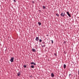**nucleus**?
Listing matches in <instances>:
<instances>
[{"label":"nucleus","instance_id":"1","mask_svg":"<svg viewBox=\"0 0 79 79\" xmlns=\"http://www.w3.org/2000/svg\"><path fill=\"white\" fill-rule=\"evenodd\" d=\"M14 60H15V58H14V57H13L11 58L10 61L11 63H12L14 61Z\"/></svg>","mask_w":79,"mask_h":79},{"label":"nucleus","instance_id":"2","mask_svg":"<svg viewBox=\"0 0 79 79\" xmlns=\"http://www.w3.org/2000/svg\"><path fill=\"white\" fill-rule=\"evenodd\" d=\"M65 15V12H62L61 14H60L61 16H62L63 17Z\"/></svg>","mask_w":79,"mask_h":79},{"label":"nucleus","instance_id":"3","mask_svg":"<svg viewBox=\"0 0 79 79\" xmlns=\"http://www.w3.org/2000/svg\"><path fill=\"white\" fill-rule=\"evenodd\" d=\"M66 13L67 15H68V16H69V17L70 18L71 17V15H70V14H69V12L68 11L66 12Z\"/></svg>","mask_w":79,"mask_h":79},{"label":"nucleus","instance_id":"4","mask_svg":"<svg viewBox=\"0 0 79 79\" xmlns=\"http://www.w3.org/2000/svg\"><path fill=\"white\" fill-rule=\"evenodd\" d=\"M30 64L31 65L32 64H34V65H36V64H35V62H31L30 63Z\"/></svg>","mask_w":79,"mask_h":79},{"label":"nucleus","instance_id":"5","mask_svg":"<svg viewBox=\"0 0 79 79\" xmlns=\"http://www.w3.org/2000/svg\"><path fill=\"white\" fill-rule=\"evenodd\" d=\"M35 40H36V41H39V37H36Z\"/></svg>","mask_w":79,"mask_h":79},{"label":"nucleus","instance_id":"6","mask_svg":"<svg viewBox=\"0 0 79 79\" xmlns=\"http://www.w3.org/2000/svg\"><path fill=\"white\" fill-rule=\"evenodd\" d=\"M51 76H52V77H55V75H54V74L53 73H52L51 74Z\"/></svg>","mask_w":79,"mask_h":79},{"label":"nucleus","instance_id":"7","mask_svg":"<svg viewBox=\"0 0 79 79\" xmlns=\"http://www.w3.org/2000/svg\"><path fill=\"white\" fill-rule=\"evenodd\" d=\"M17 76H21V72H19V73L17 74Z\"/></svg>","mask_w":79,"mask_h":79},{"label":"nucleus","instance_id":"8","mask_svg":"<svg viewBox=\"0 0 79 79\" xmlns=\"http://www.w3.org/2000/svg\"><path fill=\"white\" fill-rule=\"evenodd\" d=\"M32 52H35L36 51V50L34 48H32Z\"/></svg>","mask_w":79,"mask_h":79},{"label":"nucleus","instance_id":"9","mask_svg":"<svg viewBox=\"0 0 79 79\" xmlns=\"http://www.w3.org/2000/svg\"><path fill=\"white\" fill-rule=\"evenodd\" d=\"M66 65L65 64H64V69H65L66 68Z\"/></svg>","mask_w":79,"mask_h":79},{"label":"nucleus","instance_id":"10","mask_svg":"<svg viewBox=\"0 0 79 79\" xmlns=\"http://www.w3.org/2000/svg\"><path fill=\"white\" fill-rule=\"evenodd\" d=\"M6 63L7 64H8L9 65V64H10V62H9V61H7L6 62Z\"/></svg>","mask_w":79,"mask_h":79},{"label":"nucleus","instance_id":"11","mask_svg":"<svg viewBox=\"0 0 79 79\" xmlns=\"http://www.w3.org/2000/svg\"><path fill=\"white\" fill-rule=\"evenodd\" d=\"M56 16H57V17H59V15L58 13H56Z\"/></svg>","mask_w":79,"mask_h":79},{"label":"nucleus","instance_id":"12","mask_svg":"<svg viewBox=\"0 0 79 79\" xmlns=\"http://www.w3.org/2000/svg\"><path fill=\"white\" fill-rule=\"evenodd\" d=\"M38 24H39V26H40L41 25V23L40 22H38Z\"/></svg>","mask_w":79,"mask_h":79},{"label":"nucleus","instance_id":"13","mask_svg":"<svg viewBox=\"0 0 79 79\" xmlns=\"http://www.w3.org/2000/svg\"><path fill=\"white\" fill-rule=\"evenodd\" d=\"M3 50H4V51H6V47H5L3 49Z\"/></svg>","mask_w":79,"mask_h":79},{"label":"nucleus","instance_id":"14","mask_svg":"<svg viewBox=\"0 0 79 79\" xmlns=\"http://www.w3.org/2000/svg\"><path fill=\"white\" fill-rule=\"evenodd\" d=\"M31 68H34V66L32 65L31 66Z\"/></svg>","mask_w":79,"mask_h":79},{"label":"nucleus","instance_id":"15","mask_svg":"<svg viewBox=\"0 0 79 79\" xmlns=\"http://www.w3.org/2000/svg\"><path fill=\"white\" fill-rule=\"evenodd\" d=\"M23 67H24V68H26L27 67V66L26 65H25L23 66Z\"/></svg>","mask_w":79,"mask_h":79},{"label":"nucleus","instance_id":"16","mask_svg":"<svg viewBox=\"0 0 79 79\" xmlns=\"http://www.w3.org/2000/svg\"><path fill=\"white\" fill-rule=\"evenodd\" d=\"M42 40L41 39H40L39 42H42Z\"/></svg>","mask_w":79,"mask_h":79},{"label":"nucleus","instance_id":"17","mask_svg":"<svg viewBox=\"0 0 79 79\" xmlns=\"http://www.w3.org/2000/svg\"><path fill=\"white\" fill-rule=\"evenodd\" d=\"M44 47H45V44L44 45L42 46V48H44Z\"/></svg>","mask_w":79,"mask_h":79},{"label":"nucleus","instance_id":"18","mask_svg":"<svg viewBox=\"0 0 79 79\" xmlns=\"http://www.w3.org/2000/svg\"><path fill=\"white\" fill-rule=\"evenodd\" d=\"M45 8H46L45 6H43V9H45Z\"/></svg>","mask_w":79,"mask_h":79},{"label":"nucleus","instance_id":"19","mask_svg":"<svg viewBox=\"0 0 79 79\" xmlns=\"http://www.w3.org/2000/svg\"><path fill=\"white\" fill-rule=\"evenodd\" d=\"M54 55L55 56H57V55H56V54L55 53L54 54Z\"/></svg>","mask_w":79,"mask_h":79},{"label":"nucleus","instance_id":"20","mask_svg":"<svg viewBox=\"0 0 79 79\" xmlns=\"http://www.w3.org/2000/svg\"><path fill=\"white\" fill-rule=\"evenodd\" d=\"M44 44H45V42H43L42 43V44H43V45Z\"/></svg>","mask_w":79,"mask_h":79},{"label":"nucleus","instance_id":"21","mask_svg":"<svg viewBox=\"0 0 79 79\" xmlns=\"http://www.w3.org/2000/svg\"><path fill=\"white\" fill-rule=\"evenodd\" d=\"M51 41H52V43L53 44V40H51Z\"/></svg>","mask_w":79,"mask_h":79},{"label":"nucleus","instance_id":"22","mask_svg":"<svg viewBox=\"0 0 79 79\" xmlns=\"http://www.w3.org/2000/svg\"><path fill=\"white\" fill-rule=\"evenodd\" d=\"M32 3H34V1H32Z\"/></svg>","mask_w":79,"mask_h":79},{"label":"nucleus","instance_id":"23","mask_svg":"<svg viewBox=\"0 0 79 79\" xmlns=\"http://www.w3.org/2000/svg\"><path fill=\"white\" fill-rule=\"evenodd\" d=\"M64 44H66V41H64Z\"/></svg>","mask_w":79,"mask_h":79},{"label":"nucleus","instance_id":"24","mask_svg":"<svg viewBox=\"0 0 79 79\" xmlns=\"http://www.w3.org/2000/svg\"><path fill=\"white\" fill-rule=\"evenodd\" d=\"M30 78L31 77V78H32V76H30Z\"/></svg>","mask_w":79,"mask_h":79},{"label":"nucleus","instance_id":"25","mask_svg":"<svg viewBox=\"0 0 79 79\" xmlns=\"http://www.w3.org/2000/svg\"><path fill=\"white\" fill-rule=\"evenodd\" d=\"M14 2H16V0H14Z\"/></svg>","mask_w":79,"mask_h":79},{"label":"nucleus","instance_id":"26","mask_svg":"<svg viewBox=\"0 0 79 79\" xmlns=\"http://www.w3.org/2000/svg\"><path fill=\"white\" fill-rule=\"evenodd\" d=\"M75 75L76 76H77V75L76 74V73H75Z\"/></svg>","mask_w":79,"mask_h":79},{"label":"nucleus","instance_id":"27","mask_svg":"<svg viewBox=\"0 0 79 79\" xmlns=\"http://www.w3.org/2000/svg\"><path fill=\"white\" fill-rule=\"evenodd\" d=\"M49 35H46V36H48Z\"/></svg>","mask_w":79,"mask_h":79},{"label":"nucleus","instance_id":"28","mask_svg":"<svg viewBox=\"0 0 79 79\" xmlns=\"http://www.w3.org/2000/svg\"><path fill=\"white\" fill-rule=\"evenodd\" d=\"M71 75V74H70L69 75V76H70Z\"/></svg>","mask_w":79,"mask_h":79},{"label":"nucleus","instance_id":"29","mask_svg":"<svg viewBox=\"0 0 79 79\" xmlns=\"http://www.w3.org/2000/svg\"><path fill=\"white\" fill-rule=\"evenodd\" d=\"M78 74H79V70H78Z\"/></svg>","mask_w":79,"mask_h":79},{"label":"nucleus","instance_id":"30","mask_svg":"<svg viewBox=\"0 0 79 79\" xmlns=\"http://www.w3.org/2000/svg\"><path fill=\"white\" fill-rule=\"evenodd\" d=\"M64 53H66V52L65 51H64Z\"/></svg>","mask_w":79,"mask_h":79},{"label":"nucleus","instance_id":"31","mask_svg":"<svg viewBox=\"0 0 79 79\" xmlns=\"http://www.w3.org/2000/svg\"><path fill=\"white\" fill-rule=\"evenodd\" d=\"M39 11H40V10H39Z\"/></svg>","mask_w":79,"mask_h":79}]
</instances>
